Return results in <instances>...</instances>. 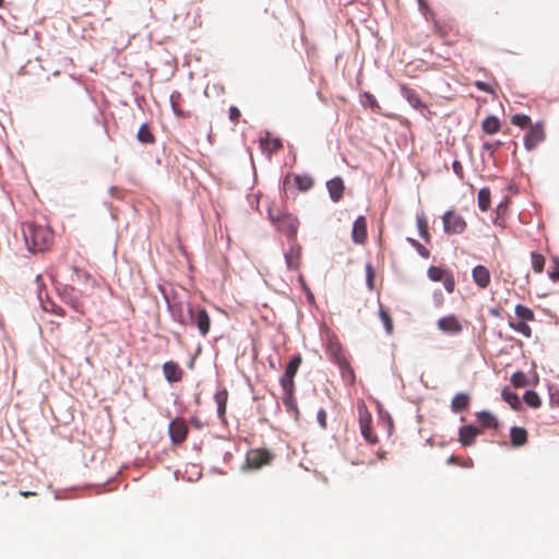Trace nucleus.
I'll return each instance as SVG.
<instances>
[{
    "label": "nucleus",
    "instance_id": "obj_1",
    "mask_svg": "<svg viewBox=\"0 0 559 559\" xmlns=\"http://www.w3.org/2000/svg\"><path fill=\"white\" fill-rule=\"evenodd\" d=\"M22 231L25 243L32 252H44L53 242V231L47 225L27 222L23 224Z\"/></svg>",
    "mask_w": 559,
    "mask_h": 559
},
{
    "label": "nucleus",
    "instance_id": "obj_2",
    "mask_svg": "<svg viewBox=\"0 0 559 559\" xmlns=\"http://www.w3.org/2000/svg\"><path fill=\"white\" fill-rule=\"evenodd\" d=\"M269 217L276 228L288 238L294 239L296 237L299 227L297 217L278 207H270Z\"/></svg>",
    "mask_w": 559,
    "mask_h": 559
},
{
    "label": "nucleus",
    "instance_id": "obj_3",
    "mask_svg": "<svg viewBox=\"0 0 559 559\" xmlns=\"http://www.w3.org/2000/svg\"><path fill=\"white\" fill-rule=\"evenodd\" d=\"M274 456V453L267 449H251L247 453L246 463L249 468L259 469L265 465H269L273 461Z\"/></svg>",
    "mask_w": 559,
    "mask_h": 559
},
{
    "label": "nucleus",
    "instance_id": "obj_4",
    "mask_svg": "<svg viewBox=\"0 0 559 559\" xmlns=\"http://www.w3.org/2000/svg\"><path fill=\"white\" fill-rule=\"evenodd\" d=\"M359 427L362 437L371 444L378 442V436L371 429L372 416L365 403L358 405Z\"/></svg>",
    "mask_w": 559,
    "mask_h": 559
},
{
    "label": "nucleus",
    "instance_id": "obj_5",
    "mask_svg": "<svg viewBox=\"0 0 559 559\" xmlns=\"http://www.w3.org/2000/svg\"><path fill=\"white\" fill-rule=\"evenodd\" d=\"M443 228L447 234H462L466 229L465 219L454 211H447L442 216Z\"/></svg>",
    "mask_w": 559,
    "mask_h": 559
},
{
    "label": "nucleus",
    "instance_id": "obj_6",
    "mask_svg": "<svg viewBox=\"0 0 559 559\" xmlns=\"http://www.w3.org/2000/svg\"><path fill=\"white\" fill-rule=\"evenodd\" d=\"M302 362L301 356H294L285 368V372L281 378V385L284 392L294 391L295 383L294 378Z\"/></svg>",
    "mask_w": 559,
    "mask_h": 559
},
{
    "label": "nucleus",
    "instance_id": "obj_7",
    "mask_svg": "<svg viewBox=\"0 0 559 559\" xmlns=\"http://www.w3.org/2000/svg\"><path fill=\"white\" fill-rule=\"evenodd\" d=\"M546 139L545 128L543 122H536L530 126V130L524 136V146L527 151H532L537 147Z\"/></svg>",
    "mask_w": 559,
    "mask_h": 559
},
{
    "label": "nucleus",
    "instance_id": "obj_8",
    "mask_svg": "<svg viewBox=\"0 0 559 559\" xmlns=\"http://www.w3.org/2000/svg\"><path fill=\"white\" fill-rule=\"evenodd\" d=\"M188 426L183 418H175L168 427V433L174 444L178 445L186 441L188 437Z\"/></svg>",
    "mask_w": 559,
    "mask_h": 559
},
{
    "label": "nucleus",
    "instance_id": "obj_9",
    "mask_svg": "<svg viewBox=\"0 0 559 559\" xmlns=\"http://www.w3.org/2000/svg\"><path fill=\"white\" fill-rule=\"evenodd\" d=\"M438 329L444 334L457 335L463 331V325L455 314L441 317L437 321Z\"/></svg>",
    "mask_w": 559,
    "mask_h": 559
},
{
    "label": "nucleus",
    "instance_id": "obj_10",
    "mask_svg": "<svg viewBox=\"0 0 559 559\" xmlns=\"http://www.w3.org/2000/svg\"><path fill=\"white\" fill-rule=\"evenodd\" d=\"M352 239L357 245H365L367 240V219L364 215L358 216L354 222Z\"/></svg>",
    "mask_w": 559,
    "mask_h": 559
},
{
    "label": "nucleus",
    "instance_id": "obj_11",
    "mask_svg": "<svg viewBox=\"0 0 559 559\" xmlns=\"http://www.w3.org/2000/svg\"><path fill=\"white\" fill-rule=\"evenodd\" d=\"M480 433L481 430L475 426H463L459 430V441L463 447H471L475 443L476 437Z\"/></svg>",
    "mask_w": 559,
    "mask_h": 559
},
{
    "label": "nucleus",
    "instance_id": "obj_12",
    "mask_svg": "<svg viewBox=\"0 0 559 559\" xmlns=\"http://www.w3.org/2000/svg\"><path fill=\"white\" fill-rule=\"evenodd\" d=\"M285 262L289 270L297 271L301 264V247L293 243L287 252H285Z\"/></svg>",
    "mask_w": 559,
    "mask_h": 559
},
{
    "label": "nucleus",
    "instance_id": "obj_13",
    "mask_svg": "<svg viewBox=\"0 0 559 559\" xmlns=\"http://www.w3.org/2000/svg\"><path fill=\"white\" fill-rule=\"evenodd\" d=\"M192 325L198 328L202 336H206L209 334L211 330V318L205 309L198 308Z\"/></svg>",
    "mask_w": 559,
    "mask_h": 559
},
{
    "label": "nucleus",
    "instance_id": "obj_14",
    "mask_svg": "<svg viewBox=\"0 0 559 559\" xmlns=\"http://www.w3.org/2000/svg\"><path fill=\"white\" fill-rule=\"evenodd\" d=\"M163 373L168 382L174 383L182 379L183 370L176 361L169 360L164 362Z\"/></svg>",
    "mask_w": 559,
    "mask_h": 559
},
{
    "label": "nucleus",
    "instance_id": "obj_15",
    "mask_svg": "<svg viewBox=\"0 0 559 559\" xmlns=\"http://www.w3.org/2000/svg\"><path fill=\"white\" fill-rule=\"evenodd\" d=\"M472 276L480 289H486L490 284L491 275L485 265H476L472 271Z\"/></svg>",
    "mask_w": 559,
    "mask_h": 559
},
{
    "label": "nucleus",
    "instance_id": "obj_16",
    "mask_svg": "<svg viewBox=\"0 0 559 559\" xmlns=\"http://www.w3.org/2000/svg\"><path fill=\"white\" fill-rule=\"evenodd\" d=\"M330 198L334 202H338L343 198L345 190L344 181L340 177H335L326 182Z\"/></svg>",
    "mask_w": 559,
    "mask_h": 559
},
{
    "label": "nucleus",
    "instance_id": "obj_17",
    "mask_svg": "<svg viewBox=\"0 0 559 559\" xmlns=\"http://www.w3.org/2000/svg\"><path fill=\"white\" fill-rule=\"evenodd\" d=\"M169 309L176 322H178L182 326L189 325V320L186 316V301H176L169 305Z\"/></svg>",
    "mask_w": 559,
    "mask_h": 559
},
{
    "label": "nucleus",
    "instance_id": "obj_18",
    "mask_svg": "<svg viewBox=\"0 0 559 559\" xmlns=\"http://www.w3.org/2000/svg\"><path fill=\"white\" fill-rule=\"evenodd\" d=\"M214 400L217 405V414L219 419L225 423L226 421V407L228 400V392L226 389L219 390L215 393Z\"/></svg>",
    "mask_w": 559,
    "mask_h": 559
},
{
    "label": "nucleus",
    "instance_id": "obj_19",
    "mask_svg": "<svg viewBox=\"0 0 559 559\" xmlns=\"http://www.w3.org/2000/svg\"><path fill=\"white\" fill-rule=\"evenodd\" d=\"M511 444L514 448L524 445L528 440V433L523 427H512L510 430Z\"/></svg>",
    "mask_w": 559,
    "mask_h": 559
},
{
    "label": "nucleus",
    "instance_id": "obj_20",
    "mask_svg": "<svg viewBox=\"0 0 559 559\" xmlns=\"http://www.w3.org/2000/svg\"><path fill=\"white\" fill-rule=\"evenodd\" d=\"M471 396L467 393H457L451 401V409L453 413H460L468 408Z\"/></svg>",
    "mask_w": 559,
    "mask_h": 559
},
{
    "label": "nucleus",
    "instance_id": "obj_21",
    "mask_svg": "<svg viewBox=\"0 0 559 559\" xmlns=\"http://www.w3.org/2000/svg\"><path fill=\"white\" fill-rule=\"evenodd\" d=\"M260 147L263 152L271 155L282 148V142L280 139H271L270 134L266 133L264 138L260 139Z\"/></svg>",
    "mask_w": 559,
    "mask_h": 559
},
{
    "label": "nucleus",
    "instance_id": "obj_22",
    "mask_svg": "<svg viewBox=\"0 0 559 559\" xmlns=\"http://www.w3.org/2000/svg\"><path fill=\"white\" fill-rule=\"evenodd\" d=\"M401 95L407 100L408 105H426L423 103L417 94V92L406 84H402L400 86Z\"/></svg>",
    "mask_w": 559,
    "mask_h": 559
},
{
    "label": "nucleus",
    "instance_id": "obj_23",
    "mask_svg": "<svg viewBox=\"0 0 559 559\" xmlns=\"http://www.w3.org/2000/svg\"><path fill=\"white\" fill-rule=\"evenodd\" d=\"M337 365L340 367L341 374H342L343 379H345V380L349 381L350 383H353L355 381V373H354V370L350 367L349 361L347 360V358L346 357H338L337 358Z\"/></svg>",
    "mask_w": 559,
    "mask_h": 559
},
{
    "label": "nucleus",
    "instance_id": "obj_24",
    "mask_svg": "<svg viewBox=\"0 0 559 559\" xmlns=\"http://www.w3.org/2000/svg\"><path fill=\"white\" fill-rule=\"evenodd\" d=\"M501 396L506 403H508L512 409L519 411L521 408V401L516 393L510 391L508 388L503 389Z\"/></svg>",
    "mask_w": 559,
    "mask_h": 559
},
{
    "label": "nucleus",
    "instance_id": "obj_25",
    "mask_svg": "<svg viewBox=\"0 0 559 559\" xmlns=\"http://www.w3.org/2000/svg\"><path fill=\"white\" fill-rule=\"evenodd\" d=\"M477 419L484 428H496L498 426V419L487 411L477 413Z\"/></svg>",
    "mask_w": 559,
    "mask_h": 559
},
{
    "label": "nucleus",
    "instance_id": "obj_26",
    "mask_svg": "<svg viewBox=\"0 0 559 559\" xmlns=\"http://www.w3.org/2000/svg\"><path fill=\"white\" fill-rule=\"evenodd\" d=\"M136 138L141 143H144V144H153L155 142V136L152 133L147 123H143L140 127Z\"/></svg>",
    "mask_w": 559,
    "mask_h": 559
},
{
    "label": "nucleus",
    "instance_id": "obj_27",
    "mask_svg": "<svg viewBox=\"0 0 559 559\" xmlns=\"http://www.w3.org/2000/svg\"><path fill=\"white\" fill-rule=\"evenodd\" d=\"M483 130L488 134H495L499 132L501 124L498 118L490 116L483 121Z\"/></svg>",
    "mask_w": 559,
    "mask_h": 559
},
{
    "label": "nucleus",
    "instance_id": "obj_28",
    "mask_svg": "<svg viewBox=\"0 0 559 559\" xmlns=\"http://www.w3.org/2000/svg\"><path fill=\"white\" fill-rule=\"evenodd\" d=\"M514 312H515V316L521 321H525V322L535 321V314H534L533 310L524 305H516Z\"/></svg>",
    "mask_w": 559,
    "mask_h": 559
},
{
    "label": "nucleus",
    "instance_id": "obj_29",
    "mask_svg": "<svg viewBox=\"0 0 559 559\" xmlns=\"http://www.w3.org/2000/svg\"><path fill=\"white\" fill-rule=\"evenodd\" d=\"M294 180L297 188L302 192L310 190L313 186V179L308 175H296Z\"/></svg>",
    "mask_w": 559,
    "mask_h": 559
},
{
    "label": "nucleus",
    "instance_id": "obj_30",
    "mask_svg": "<svg viewBox=\"0 0 559 559\" xmlns=\"http://www.w3.org/2000/svg\"><path fill=\"white\" fill-rule=\"evenodd\" d=\"M478 207L486 212L490 207V190L488 188H483L479 190L477 195Z\"/></svg>",
    "mask_w": 559,
    "mask_h": 559
},
{
    "label": "nucleus",
    "instance_id": "obj_31",
    "mask_svg": "<svg viewBox=\"0 0 559 559\" xmlns=\"http://www.w3.org/2000/svg\"><path fill=\"white\" fill-rule=\"evenodd\" d=\"M509 326L513 331L522 334L525 337H531L532 336V329L530 328V325L525 321H521V320L518 321V322L509 321Z\"/></svg>",
    "mask_w": 559,
    "mask_h": 559
},
{
    "label": "nucleus",
    "instance_id": "obj_32",
    "mask_svg": "<svg viewBox=\"0 0 559 559\" xmlns=\"http://www.w3.org/2000/svg\"><path fill=\"white\" fill-rule=\"evenodd\" d=\"M417 228L419 235L424 238L426 242L430 241V235L428 231V223L426 216L424 214L417 216Z\"/></svg>",
    "mask_w": 559,
    "mask_h": 559
},
{
    "label": "nucleus",
    "instance_id": "obj_33",
    "mask_svg": "<svg viewBox=\"0 0 559 559\" xmlns=\"http://www.w3.org/2000/svg\"><path fill=\"white\" fill-rule=\"evenodd\" d=\"M379 317L384 325L386 333L392 334L393 333V320H392L390 313L383 307H380Z\"/></svg>",
    "mask_w": 559,
    "mask_h": 559
},
{
    "label": "nucleus",
    "instance_id": "obj_34",
    "mask_svg": "<svg viewBox=\"0 0 559 559\" xmlns=\"http://www.w3.org/2000/svg\"><path fill=\"white\" fill-rule=\"evenodd\" d=\"M523 399L524 402L533 408H538L542 404L540 397L535 391H527Z\"/></svg>",
    "mask_w": 559,
    "mask_h": 559
},
{
    "label": "nucleus",
    "instance_id": "obj_35",
    "mask_svg": "<svg viewBox=\"0 0 559 559\" xmlns=\"http://www.w3.org/2000/svg\"><path fill=\"white\" fill-rule=\"evenodd\" d=\"M449 272L438 266H430L428 269V277L433 282L442 281Z\"/></svg>",
    "mask_w": 559,
    "mask_h": 559
},
{
    "label": "nucleus",
    "instance_id": "obj_36",
    "mask_svg": "<svg viewBox=\"0 0 559 559\" xmlns=\"http://www.w3.org/2000/svg\"><path fill=\"white\" fill-rule=\"evenodd\" d=\"M66 302L71 306L76 312L84 314V307L83 302L81 301L80 297L76 295H69L66 297Z\"/></svg>",
    "mask_w": 559,
    "mask_h": 559
},
{
    "label": "nucleus",
    "instance_id": "obj_37",
    "mask_svg": "<svg viewBox=\"0 0 559 559\" xmlns=\"http://www.w3.org/2000/svg\"><path fill=\"white\" fill-rule=\"evenodd\" d=\"M532 259V267L536 273H540L544 270L545 266V258L540 253L533 252L531 254Z\"/></svg>",
    "mask_w": 559,
    "mask_h": 559
},
{
    "label": "nucleus",
    "instance_id": "obj_38",
    "mask_svg": "<svg viewBox=\"0 0 559 559\" xmlns=\"http://www.w3.org/2000/svg\"><path fill=\"white\" fill-rule=\"evenodd\" d=\"M511 122H512V124L518 126L522 129L532 126L531 118L526 115H520V114L512 116Z\"/></svg>",
    "mask_w": 559,
    "mask_h": 559
},
{
    "label": "nucleus",
    "instance_id": "obj_39",
    "mask_svg": "<svg viewBox=\"0 0 559 559\" xmlns=\"http://www.w3.org/2000/svg\"><path fill=\"white\" fill-rule=\"evenodd\" d=\"M511 383L515 388H524L527 385V378L524 372L516 371L511 376Z\"/></svg>",
    "mask_w": 559,
    "mask_h": 559
},
{
    "label": "nucleus",
    "instance_id": "obj_40",
    "mask_svg": "<svg viewBox=\"0 0 559 559\" xmlns=\"http://www.w3.org/2000/svg\"><path fill=\"white\" fill-rule=\"evenodd\" d=\"M328 352L336 364L338 357H345L342 350V346L337 342H331Z\"/></svg>",
    "mask_w": 559,
    "mask_h": 559
},
{
    "label": "nucleus",
    "instance_id": "obj_41",
    "mask_svg": "<svg viewBox=\"0 0 559 559\" xmlns=\"http://www.w3.org/2000/svg\"><path fill=\"white\" fill-rule=\"evenodd\" d=\"M407 241L412 245V247H414L416 249V251L418 252V254L425 259H428L429 255H430V252L429 250L423 246L420 242H418L417 240L413 239V238H407Z\"/></svg>",
    "mask_w": 559,
    "mask_h": 559
},
{
    "label": "nucleus",
    "instance_id": "obj_42",
    "mask_svg": "<svg viewBox=\"0 0 559 559\" xmlns=\"http://www.w3.org/2000/svg\"><path fill=\"white\" fill-rule=\"evenodd\" d=\"M448 463L449 464H457V465H460L462 467H465V468H468V467L473 466V460L472 459L463 460L462 457L456 456V455H451L448 459Z\"/></svg>",
    "mask_w": 559,
    "mask_h": 559
},
{
    "label": "nucleus",
    "instance_id": "obj_43",
    "mask_svg": "<svg viewBox=\"0 0 559 559\" xmlns=\"http://www.w3.org/2000/svg\"><path fill=\"white\" fill-rule=\"evenodd\" d=\"M418 4V10L420 13L425 16L426 20H429L431 16H433V11L429 7L426 0H416Z\"/></svg>",
    "mask_w": 559,
    "mask_h": 559
},
{
    "label": "nucleus",
    "instance_id": "obj_44",
    "mask_svg": "<svg viewBox=\"0 0 559 559\" xmlns=\"http://www.w3.org/2000/svg\"><path fill=\"white\" fill-rule=\"evenodd\" d=\"M360 105H379L376 96L369 92L359 94Z\"/></svg>",
    "mask_w": 559,
    "mask_h": 559
},
{
    "label": "nucleus",
    "instance_id": "obj_45",
    "mask_svg": "<svg viewBox=\"0 0 559 559\" xmlns=\"http://www.w3.org/2000/svg\"><path fill=\"white\" fill-rule=\"evenodd\" d=\"M366 282L370 290L374 288V270L370 263L366 265Z\"/></svg>",
    "mask_w": 559,
    "mask_h": 559
},
{
    "label": "nucleus",
    "instance_id": "obj_46",
    "mask_svg": "<svg viewBox=\"0 0 559 559\" xmlns=\"http://www.w3.org/2000/svg\"><path fill=\"white\" fill-rule=\"evenodd\" d=\"M443 286L448 293H453L455 287V280L451 273H448L442 280Z\"/></svg>",
    "mask_w": 559,
    "mask_h": 559
},
{
    "label": "nucleus",
    "instance_id": "obj_47",
    "mask_svg": "<svg viewBox=\"0 0 559 559\" xmlns=\"http://www.w3.org/2000/svg\"><path fill=\"white\" fill-rule=\"evenodd\" d=\"M186 310H187L186 316L189 320V325H192L193 319H195V312L198 309L194 308V306L190 301H186Z\"/></svg>",
    "mask_w": 559,
    "mask_h": 559
},
{
    "label": "nucleus",
    "instance_id": "obj_48",
    "mask_svg": "<svg viewBox=\"0 0 559 559\" xmlns=\"http://www.w3.org/2000/svg\"><path fill=\"white\" fill-rule=\"evenodd\" d=\"M317 419H318V423L321 426V428L325 429L326 428V412L323 408L319 409V412L317 414Z\"/></svg>",
    "mask_w": 559,
    "mask_h": 559
},
{
    "label": "nucleus",
    "instance_id": "obj_49",
    "mask_svg": "<svg viewBox=\"0 0 559 559\" xmlns=\"http://www.w3.org/2000/svg\"><path fill=\"white\" fill-rule=\"evenodd\" d=\"M293 392H294V391L285 392L284 404H285L288 408H292V407L294 406V396H293Z\"/></svg>",
    "mask_w": 559,
    "mask_h": 559
},
{
    "label": "nucleus",
    "instance_id": "obj_50",
    "mask_svg": "<svg viewBox=\"0 0 559 559\" xmlns=\"http://www.w3.org/2000/svg\"><path fill=\"white\" fill-rule=\"evenodd\" d=\"M239 117H240V111L238 110V108L237 107H230L229 119L233 122H237Z\"/></svg>",
    "mask_w": 559,
    "mask_h": 559
},
{
    "label": "nucleus",
    "instance_id": "obj_51",
    "mask_svg": "<svg viewBox=\"0 0 559 559\" xmlns=\"http://www.w3.org/2000/svg\"><path fill=\"white\" fill-rule=\"evenodd\" d=\"M552 281H559V261H556L554 270L549 274Z\"/></svg>",
    "mask_w": 559,
    "mask_h": 559
},
{
    "label": "nucleus",
    "instance_id": "obj_52",
    "mask_svg": "<svg viewBox=\"0 0 559 559\" xmlns=\"http://www.w3.org/2000/svg\"><path fill=\"white\" fill-rule=\"evenodd\" d=\"M476 86L478 87V90H480L483 92H489V90L491 88L489 83L484 82V81H477Z\"/></svg>",
    "mask_w": 559,
    "mask_h": 559
},
{
    "label": "nucleus",
    "instance_id": "obj_53",
    "mask_svg": "<svg viewBox=\"0 0 559 559\" xmlns=\"http://www.w3.org/2000/svg\"><path fill=\"white\" fill-rule=\"evenodd\" d=\"M190 423H191V425H192V426H194V427H195V428H198V429H201V428H202V423H201V420L199 419V417H198V416H192V417L190 418Z\"/></svg>",
    "mask_w": 559,
    "mask_h": 559
},
{
    "label": "nucleus",
    "instance_id": "obj_54",
    "mask_svg": "<svg viewBox=\"0 0 559 559\" xmlns=\"http://www.w3.org/2000/svg\"><path fill=\"white\" fill-rule=\"evenodd\" d=\"M500 142H496L495 144L485 143L484 147L487 150L496 151L500 146Z\"/></svg>",
    "mask_w": 559,
    "mask_h": 559
},
{
    "label": "nucleus",
    "instance_id": "obj_55",
    "mask_svg": "<svg viewBox=\"0 0 559 559\" xmlns=\"http://www.w3.org/2000/svg\"><path fill=\"white\" fill-rule=\"evenodd\" d=\"M50 310L60 317H63L66 314L64 310L61 307L53 306Z\"/></svg>",
    "mask_w": 559,
    "mask_h": 559
},
{
    "label": "nucleus",
    "instance_id": "obj_56",
    "mask_svg": "<svg viewBox=\"0 0 559 559\" xmlns=\"http://www.w3.org/2000/svg\"><path fill=\"white\" fill-rule=\"evenodd\" d=\"M173 109L177 116H179V117L183 116V111H182L181 107L174 106Z\"/></svg>",
    "mask_w": 559,
    "mask_h": 559
},
{
    "label": "nucleus",
    "instance_id": "obj_57",
    "mask_svg": "<svg viewBox=\"0 0 559 559\" xmlns=\"http://www.w3.org/2000/svg\"><path fill=\"white\" fill-rule=\"evenodd\" d=\"M20 495H21L22 497L27 498V497H31V496H35L36 493H35V492H33V491H20Z\"/></svg>",
    "mask_w": 559,
    "mask_h": 559
},
{
    "label": "nucleus",
    "instance_id": "obj_58",
    "mask_svg": "<svg viewBox=\"0 0 559 559\" xmlns=\"http://www.w3.org/2000/svg\"><path fill=\"white\" fill-rule=\"evenodd\" d=\"M453 168H454V170L457 173V169H461V165H460V163H459V162H454V163H453Z\"/></svg>",
    "mask_w": 559,
    "mask_h": 559
},
{
    "label": "nucleus",
    "instance_id": "obj_59",
    "mask_svg": "<svg viewBox=\"0 0 559 559\" xmlns=\"http://www.w3.org/2000/svg\"><path fill=\"white\" fill-rule=\"evenodd\" d=\"M174 94H175V93H173V94H170V95H169V105H170V106L176 105V104H175V102H174Z\"/></svg>",
    "mask_w": 559,
    "mask_h": 559
},
{
    "label": "nucleus",
    "instance_id": "obj_60",
    "mask_svg": "<svg viewBox=\"0 0 559 559\" xmlns=\"http://www.w3.org/2000/svg\"><path fill=\"white\" fill-rule=\"evenodd\" d=\"M25 70V66L21 67L20 70H19V74L23 73Z\"/></svg>",
    "mask_w": 559,
    "mask_h": 559
},
{
    "label": "nucleus",
    "instance_id": "obj_61",
    "mask_svg": "<svg viewBox=\"0 0 559 559\" xmlns=\"http://www.w3.org/2000/svg\"><path fill=\"white\" fill-rule=\"evenodd\" d=\"M210 86H206L205 94L209 95Z\"/></svg>",
    "mask_w": 559,
    "mask_h": 559
},
{
    "label": "nucleus",
    "instance_id": "obj_62",
    "mask_svg": "<svg viewBox=\"0 0 559 559\" xmlns=\"http://www.w3.org/2000/svg\"><path fill=\"white\" fill-rule=\"evenodd\" d=\"M443 304L442 298L439 300L438 306H441Z\"/></svg>",
    "mask_w": 559,
    "mask_h": 559
},
{
    "label": "nucleus",
    "instance_id": "obj_63",
    "mask_svg": "<svg viewBox=\"0 0 559 559\" xmlns=\"http://www.w3.org/2000/svg\"><path fill=\"white\" fill-rule=\"evenodd\" d=\"M120 105L127 106L128 103L127 102H121Z\"/></svg>",
    "mask_w": 559,
    "mask_h": 559
},
{
    "label": "nucleus",
    "instance_id": "obj_64",
    "mask_svg": "<svg viewBox=\"0 0 559 559\" xmlns=\"http://www.w3.org/2000/svg\"><path fill=\"white\" fill-rule=\"evenodd\" d=\"M2 3H3V0H0V7L2 5Z\"/></svg>",
    "mask_w": 559,
    "mask_h": 559
}]
</instances>
